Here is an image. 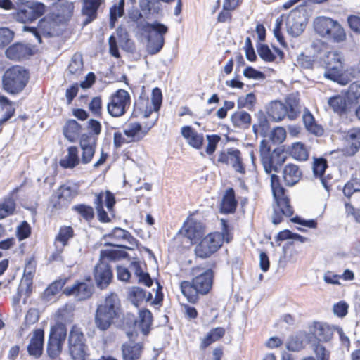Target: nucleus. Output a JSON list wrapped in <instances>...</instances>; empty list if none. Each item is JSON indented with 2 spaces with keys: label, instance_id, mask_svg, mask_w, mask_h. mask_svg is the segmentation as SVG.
I'll list each match as a JSON object with an SVG mask.
<instances>
[{
  "label": "nucleus",
  "instance_id": "f257e3e1",
  "mask_svg": "<svg viewBox=\"0 0 360 360\" xmlns=\"http://www.w3.org/2000/svg\"><path fill=\"white\" fill-rule=\"evenodd\" d=\"M122 314L121 302L118 295L115 292H110L97 306L95 324L99 330H106Z\"/></svg>",
  "mask_w": 360,
  "mask_h": 360
},
{
  "label": "nucleus",
  "instance_id": "f03ea898",
  "mask_svg": "<svg viewBox=\"0 0 360 360\" xmlns=\"http://www.w3.org/2000/svg\"><path fill=\"white\" fill-rule=\"evenodd\" d=\"M213 272L208 269L198 276H195L191 282L183 281L180 288L182 294L191 303L198 300V294L206 295L212 285Z\"/></svg>",
  "mask_w": 360,
  "mask_h": 360
},
{
  "label": "nucleus",
  "instance_id": "7ed1b4c3",
  "mask_svg": "<svg viewBox=\"0 0 360 360\" xmlns=\"http://www.w3.org/2000/svg\"><path fill=\"white\" fill-rule=\"evenodd\" d=\"M222 233L214 232L206 236L195 248V254L197 257L205 259L216 252L224 241L229 243L231 236L227 229V224L224 219H221Z\"/></svg>",
  "mask_w": 360,
  "mask_h": 360
},
{
  "label": "nucleus",
  "instance_id": "20e7f679",
  "mask_svg": "<svg viewBox=\"0 0 360 360\" xmlns=\"http://www.w3.org/2000/svg\"><path fill=\"white\" fill-rule=\"evenodd\" d=\"M271 186L276 202V207L274 208V214L271 217L272 222L274 224H278L283 220V216H292L293 210L290 205L288 198L285 195L284 188L280 184L279 177L276 174L271 175Z\"/></svg>",
  "mask_w": 360,
  "mask_h": 360
},
{
  "label": "nucleus",
  "instance_id": "39448f33",
  "mask_svg": "<svg viewBox=\"0 0 360 360\" xmlns=\"http://www.w3.org/2000/svg\"><path fill=\"white\" fill-rule=\"evenodd\" d=\"M119 257L120 254L112 249L101 251L100 261L94 268V280L98 288L105 289L111 283L113 274L107 262L115 260Z\"/></svg>",
  "mask_w": 360,
  "mask_h": 360
},
{
  "label": "nucleus",
  "instance_id": "423d86ee",
  "mask_svg": "<svg viewBox=\"0 0 360 360\" xmlns=\"http://www.w3.org/2000/svg\"><path fill=\"white\" fill-rule=\"evenodd\" d=\"M315 32L321 37L335 43H341L347 38L342 25L336 20L328 17H318L314 20Z\"/></svg>",
  "mask_w": 360,
  "mask_h": 360
},
{
  "label": "nucleus",
  "instance_id": "0eeeda50",
  "mask_svg": "<svg viewBox=\"0 0 360 360\" xmlns=\"http://www.w3.org/2000/svg\"><path fill=\"white\" fill-rule=\"evenodd\" d=\"M157 120L155 116L150 124L143 127L139 122H131L128 123L123 129V132L117 131L113 135V143L116 148H120L124 144L137 142L143 139L152 126Z\"/></svg>",
  "mask_w": 360,
  "mask_h": 360
},
{
  "label": "nucleus",
  "instance_id": "6e6552de",
  "mask_svg": "<svg viewBox=\"0 0 360 360\" xmlns=\"http://www.w3.org/2000/svg\"><path fill=\"white\" fill-rule=\"evenodd\" d=\"M259 155L264 169L267 174L277 172L278 168L286 160V155L281 149L276 148L271 151V146L266 139L262 140L259 143Z\"/></svg>",
  "mask_w": 360,
  "mask_h": 360
},
{
  "label": "nucleus",
  "instance_id": "1a4fd4ad",
  "mask_svg": "<svg viewBox=\"0 0 360 360\" xmlns=\"http://www.w3.org/2000/svg\"><path fill=\"white\" fill-rule=\"evenodd\" d=\"M300 112L299 102L295 96H289L283 103L281 101L271 102L267 109L269 117L278 122L283 120L286 115L289 119H295Z\"/></svg>",
  "mask_w": 360,
  "mask_h": 360
},
{
  "label": "nucleus",
  "instance_id": "9d476101",
  "mask_svg": "<svg viewBox=\"0 0 360 360\" xmlns=\"http://www.w3.org/2000/svg\"><path fill=\"white\" fill-rule=\"evenodd\" d=\"M28 81V73L20 66H13L8 69L3 76L4 89L11 94L22 91Z\"/></svg>",
  "mask_w": 360,
  "mask_h": 360
},
{
  "label": "nucleus",
  "instance_id": "9b49d317",
  "mask_svg": "<svg viewBox=\"0 0 360 360\" xmlns=\"http://www.w3.org/2000/svg\"><path fill=\"white\" fill-rule=\"evenodd\" d=\"M167 31V27L162 23L155 22L147 24L146 27V32L148 33L146 51L149 54L154 55L160 51L165 43L164 34Z\"/></svg>",
  "mask_w": 360,
  "mask_h": 360
},
{
  "label": "nucleus",
  "instance_id": "f8f14e48",
  "mask_svg": "<svg viewBox=\"0 0 360 360\" xmlns=\"http://www.w3.org/2000/svg\"><path fill=\"white\" fill-rule=\"evenodd\" d=\"M130 105L129 94L124 89H118L110 96L107 111L112 117H119L125 114Z\"/></svg>",
  "mask_w": 360,
  "mask_h": 360
},
{
  "label": "nucleus",
  "instance_id": "ddd939ff",
  "mask_svg": "<svg viewBox=\"0 0 360 360\" xmlns=\"http://www.w3.org/2000/svg\"><path fill=\"white\" fill-rule=\"evenodd\" d=\"M162 96L160 89L155 88L152 91L151 98L140 97L135 103V108L143 115L144 117H148L153 112H157L162 104Z\"/></svg>",
  "mask_w": 360,
  "mask_h": 360
},
{
  "label": "nucleus",
  "instance_id": "4468645a",
  "mask_svg": "<svg viewBox=\"0 0 360 360\" xmlns=\"http://www.w3.org/2000/svg\"><path fill=\"white\" fill-rule=\"evenodd\" d=\"M306 23L302 12L297 8L293 9L286 19L287 32L292 37H298L303 32Z\"/></svg>",
  "mask_w": 360,
  "mask_h": 360
},
{
  "label": "nucleus",
  "instance_id": "2eb2a0df",
  "mask_svg": "<svg viewBox=\"0 0 360 360\" xmlns=\"http://www.w3.org/2000/svg\"><path fill=\"white\" fill-rule=\"evenodd\" d=\"M217 162V163L231 165L236 172L240 174H245V172L241 153L238 149L230 148L227 152L219 153Z\"/></svg>",
  "mask_w": 360,
  "mask_h": 360
},
{
  "label": "nucleus",
  "instance_id": "dca6fc26",
  "mask_svg": "<svg viewBox=\"0 0 360 360\" xmlns=\"http://www.w3.org/2000/svg\"><path fill=\"white\" fill-rule=\"evenodd\" d=\"M94 290V285L89 281H76L72 285L66 287L63 293L73 296L77 301H83L91 297Z\"/></svg>",
  "mask_w": 360,
  "mask_h": 360
},
{
  "label": "nucleus",
  "instance_id": "f3484780",
  "mask_svg": "<svg viewBox=\"0 0 360 360\" xmlns=\"http://www.w3.org/2000/svg\"><path fill=\"white\" fill-rule=\"evenodd\" d=\"M105 203L106 207L109 211H111L115 203V200L113 194L107 191L104 193L101 192L96 194L94 204L96 210L98 212V219L102 222H108L110 221L107 213L103 210V204Z\"/></svg>",
  "mask_w": 360,
  "mask_h": 360
},
{
  "label": "nucleus",
  "instance_id": "a211bd4d",
  "mask_svg": "<svg viewBox=\"0 0 360 360\" xmlns=\"http://www.w3.org/2000/svg\"><path fill=\"white\" fill-rule=\"evenodd\" d=\"M56 11L52 15L50 26L53 24H63L68 20L72 15L74 5L71 2L61 1L56 4Z\"/></svg>",
  "mask_w": 360,
  "mask_h": 360
},
{
  "label": "nucleus",
  "instance_id": "6ab92c4d",
  "mask_svg": "<svg viewBox=\"0 0 360 360\" xmlns=\"http://www.w3.org/2000/svg\"><path fill=\"white\" fill-rule=\"evenodd\" d=\"M302 175L299 166L292 163L287 164L282 170V178L287 186H293L297 184Z\"/></svg>",
  "mask_w": 360,
  "mask_h": 360
},
{
  "label": "nucleus",
  "instance_id": "aec40b11",
  "mask_svg": "<svg viewBox=\"0 0 360 360\" xmlns=\"http://www.w3.org/2000/svg\"><path fill=\"white\" fill-rule=\"evenodd\" d=\"M182 136L187 143L195 149H200L204 142L203 134L198 133L190 126H184L181 129Z\"/></svg>",
  "mask_w": 360,
  "mask_h": 360
},
{
  "label": "nucleus",
  "instance_id": "412c9836",
  "mask_svg": "<svg viewBox=\"0 0 360 360\" xmlns=\"http://www.w3.org/2000/svg\"><path fill=\"white\" fill-rule=\"evenodd\" d=\"M80 147L82 150L81 161L83 164H88L95 153V139L91 136H82L80 140Z\"/></svg>",
  "mask_w": 360,
  "mask_h": 360
},
{
  "label": "nucleus",
  "instance_id": "4be33fe9",
  "mask_svg": "<svg viewBox=\"0 0 360 360\" xmlns=\"http://www.w3.org/2000/svg\"><path fill=\"white\" fill-rule=\"evenodd\" d=\"M44 335L43 330L38 329L34 331L33 335L30 339L27 350L30 355L35 357H39L43 351L44 345Z\"/></svg>",
  "mask_w": 360,
  "mask_h": 360
},
{
  "label": "nucleus",
  "instance_id": "5701e85b",
  "mask_svg": "<svg viewBox=\"0 0 360 360\" xmlns=\"http://www.w3.org/2000/svg\"><path fill=\"white\" fill-rule=\"evenodd\" d=\"M323 75L326 78L341 85H346L349 81L348 77L342 74V65L340 64H336L335 65H328Z\"/></svg>",
  "mask_w": 360,
  "mask_h": 360
},
{
  "label": "nucleus",
  "instance_id": "b1692460",
  "mask_svg": "<svg viewBox=\"0 0 360 360\" xmlns=\"http://www.w3.org/2000/svg\"><path fill=\"white\" fill-rule=\"evenodd\" d=\"M184 236L191 242L201 237L202 234V226L200 222L193 219H188L184 224L182 229Z\"/></svg>",
  "mask_w": 360,
  "mask_h": 360
},
{
  "label": "nucleus",
  "instance_id": "393cba45",
  "mask_svg": "<svg viewBox=\"0 0 360 360\" xmlns=\"http://www.w3.org/2000/svg\"><path fill=\"white\" fill-rule=\"evenodd\" d=\"M82 12L86 16L84 24L86 25L96 18L97 11L102 3V0H82Z\"/></svg>",
  "mask_w": 360,
  "mask_h": 360
},
{
  "label": "nucleus",
  "instance_id": "a878e982",
  "mask_svg": "<svg viewBox=\"0 0 360 360\" xmlns=\"http://www.w3.org/2000/svg\"><path fill=\"white\" fill-rule=\"evenodd\" d=\"M345 139L349 145L346 153L348 155H354L360 149V128L349 130Z\"/></svg>",
  "mask_w": 360,
  "mask_h": 360
},
{
  "label": "nucleus",
  "instance_id": "bb28decb",
  "mask_svg": "<svg viewBox=\"0 0 360 360\" xmlns=\"http://www.w3.org/2000/svg\"><path fill=\"white\" fill-rule=\"evenodd\" d=\"M237 207V200L233 188L227 189L223 195L220 204V210L223 213H233Z\"/></svg>",
  "mask_w": 360,
  "mask_h": 360
},
{
  "label": "nucleus",
  "instance_id": "cd10ccee",
  "mask_svg": "<svg viewBox=\"0 0 360 360\" xmlns=\"http://www.w3.org/2000/svg\"><path fill=\"white\" fill-rule=\"evenodd\" d=\"M122 350L124 360H136L140 357L142 346L139 343L129 341L122 345Z\"/></svg>",
  "mask_w": 360,
  "mask_h": 360
},
{
  "label": "nucleus",
  "instance_id": "c85d7f7f",
  "mask_svg": "<svg viewBox=\"0 0 360 360\" xmlns=\"http://www.w3.org/2000/svg\"><path fill=\"white\" fill-rule=\"evenodd\" d=\"M311 332L319 341H329L333 336L331 328L323 323H314L311 328Z\"/></svg>",
  "mask_w": 360,
  "mask_h": 360
},
{
  "label": "nucleus",
  "instance_id": "c756f323",
  "mask_svg": "<svg viewBox=\"0 0 360 360\" xmlns=\"http://www.w3.org/2000/svg\"><path fill=\"white\" fill-rule=\"evenodd\" d=\"M30 54V49L25 44L18 43L8 47L6 51V56L12 60H21Z\"/></svg>",
  "mask_w": 360,
  "mask_h": 360
},
{
  "label": "nucleus",
  "instance_id": "7c9ffc66",
  "mask_svg": "<svg viewBox=\"0 0 360 360\" xmlns=\"http://www.w3.org/2000/svg\"><path fill=\"white\" fill-rule=\"evenodd\" d=\"M151 298L152 294L150 292L146 295V292L139 287H131L129 290L128 299L136 307L143 302H148Z\"/></svg>",
  "mask_w": 360,
  "mask_h": 360
},
{
  "label": "nucleus",
  "instance_id": "2f4dec72",
  "mask_svg": "<svg viewBox=\"0 0 360 360\" xmlns=\"http://www.w3.org/2000/svg\"><path fill=\"white\" fill-rule=\"evenodd\" d=\"M68 153L60 159V165L65 169H73L79 163L78 150L75 146L68 148Z\"/></svg>",
  "mask_w": 360,
  "mask_h": 360
},
{
  "label": "nucleus",
  "instance_id": "473e14b6",
  "mask_svg": "<svg viewBox=\"0 0 360 360\" xmlns=\"http://www.w3.org/2000/svg\"><path fill=\"white\" fill-rule=\"evenodd\" d=\"M153 317L151 312L148 309L139 311V319L136 321V326L141 330L143 335H147L152 324Z\"/></svg>",
  "mask_w": 360,
  "mask_h": 360
},
{
  "label": "nucleus",
  "instance_id": "72a5a7b5",
  "mask_svg": "<svg viewBox=\"0 0 360 360\" xmlns=\"http://www.w3.org/2000/svg\"><path fill=\"white\" fill-rule=\"evenodd\" d=\"M36 261L34 258H29L25 263L24 274L21 281V286L29 287L32 282V277L35 273Z\"/></svg>",
  "mask_w": 360,
  "mask_h": 360
},
{
  "label": "nucleus",
  "instance_id": "f704fd0d",
  "mask_svg": "<svg viewBox=\"0 0 360 360\" xmlns=\"http://www.w3.org/2000/svg\"><path fill=\"white\" fill-rule=\"evenodd\" d=\"M63 133L68 141L74 142L80 133V126L77 121L69 120L64 127Z\"/></svg>",
  "mask_w": 360,
  "mask_h": 360
},
{
  "label": "nucleus",
  "instance_id": "c9c22d12",
  "mask_svg": "<svg viewBox=\"0 0 360 360\" xmlns=\"http://www.w3.org/2000/svg\"><path fill=\"white\" fill-rule=\"evenodd\" d=\"M225 334V329L221 327H217L211 330L205 337L202 340L200 347L206 348L212 343L221 339Z\"/></svg>",
  "mask_w": 360,
  "mask_h": 360
},
{
  "label": "nucleus",
  "instance_id": "e433bc0d",
  "mask_svg": "<svg viewBox=\"0 0 360 360\" xmlns=\"http://www.w3.org/2000/svg\"><path fill=\"white\" fill-rule=\"evenodd\" d=\"M309 335L306 333H300L299 335L291 338L287 343L288 350L297 352L304 347V341L309 340Z\"/></svg>",
  "mask_w": 360,
  "mask_h": 360
},
{
  "label": "nucleus",
  "instance_id": "4c0bfd02",
  "mask_svg": "<svg viewBox=\"0 0 360 360\" xmlns=\"http://www.w3.org/2000/svg\"><path fill=\"white\" fill-rule=\"evenodd\" d=\"M231 122L234 126L246 128L251 122L250 115L245 111H237L231 115Z\"/></svg>",
  "mask_w": 360,
  "mask_h": 360
},
{
  "label": "nucleus",
  "instance_id": "58836bf2",
  "mask_svg": "<svg viewBox=\"0 0 360 360\" xmlns=\"http://www.w3.org/2000/svg\"><path fill=\"white\" fill-rule=\"evenodd\" d=\"M258 54L265 61L272 62L276 59V55L282 58L283 53L278 49H274L273 53L267 45L262 44L258 49Z\"/></svg>",
  "mask_w": 360,
  "mask_h": 360
},
{
  "label": "nucleus",
  "instance_id": "ea45409f",
  "mask_svg": "<svg viewBox=\"0 0 360 360\" xmlns=\"http://www.w3.org/2000/svg\"><path fill=\"white\" fill-rule=\"evenodd\" d=\"M68 72L72 75L78 77L83 72L82 57L79 54H75L70 62L68 68Z\"/></svg>",
  "mask_w": 360,
  "mask_h": 360
},
{
  "label": "nucleus",
  "instance_id": "a19ab883",
  "mask_svg": "<svg viewBox=\"0 0 360 360\" xmlns=\"http://www.w3.org/2000/svg\"><path fill=\"white\" fill-rule=\"evenodd\" d=\"M74 231L71 226H63L60 228L58 235L55 238V243H60L63 246L68 245V240L73 238Z\"/></svg>",
  "mask_w": 360,
  "mask_h": 360
},
{
  "label": "nucleus",
  "instance_id": "79ce46f5",
  "mask_svg": "<svg viewBox=\"0 0 360 360\" xmlns=\"http://www.w3.org/2000/svg\"><path fill=\"white\" fill-rule=\"evenodd\" d=\"M329 107L335 112L342 114L346 109V101L342 96H335L330 97L328 101Z\"/></svg>",
  "mask_w": 360,
  "mask_h": 360
},
{
  "label": "nucleus",
  "instance_id": "37998d69",
  "mask_svg": "<svg viewBox=\"0 0 360 360\" xmlns=\"http://www.w3.org/2000/svg\"><path fill=\"white\" fill-rule=\"evenodd\" d=\"M290 155L293 158L301 161L307 160L309 156L306 147L299 142L292 144Z\"/></svg>",
  "mask_w": 360,
  "mask_h": 360
},
{
  "label": "nucleus",
  "instance_id": "c03bdc74",
  "mask_svg": "<svg viewBox=\"0 0 360 360\" xmlns=\"http://www.w3.org/2000/svg\"><path fill=\"white\" fill-rule=\"evenodd\" d=\"M327 167V162L323 158L315 159L313 165L314 175L319 177L323 186L327 189L325 181L322 179L325 170Z\"/></svg>",
  "mask_w": 360,
  "mask_h": 360
},
{
  "label": "nucleus",
  "instance_id": "a18cd8bd",
  "mask_svg": "<svg viewBox=\"0 0 360 360\" xmlns=\"http://www.w3.org/2000/svg\"><path fill=\"white\" fill-rule=\"evenodd\" d=\"M303 122L306 127V128L308 129V131H311V133L316 134V135H321L323 133V129L315 124L314 122V118L313 115L309 112H307L303 115Z\"/></svg>",
  "mask_w": 360,
  "mask_h": 360
},
{
  "label": "nucleus",
  "instance_id": "49530a36",
  "mask_svg": "<svg viewBox=\"0 0 360 360\" xmlns=\"http://www.w3.org/2000/svg\"><path fill=\"white\" fill-rule=\"evenodd\" d=\"M32 12L28 5L27 8L20 9L13 15L16 21L25 24L34 20Z\"/></svg>",
  "mask_w": 360,
  "mask_h": 360
},
{
  "label": "nucleus",
  "instance_id": "de8ad7c7",
  "mask_svg": "<svg viewBox=\"0 0 360 360\" xmlns=\"http://www.w3.org/2000/svg\"><path fill=\"white\" fill-rule=\"evenodd\" d=\"M87 346L86 344L69 347V353L72 360H86L87 356Z\"/></svg>",
  "mask_w": 360,
  "mask_h": 360
},
{
  "label": "nucleus",
  "instance_id": "09e8293b",
  "mask_svg": "<svg viewBox=\"0 0 360 360\" xmlns=\"http://www.w3.org/2000/svg\"><path fill=\"white\" fill-rule=\"evenodd\" d=\"M124 0H119L115 3L110 10V27H115V23L117 19L122 16L124 13Z\"/></svg>",
  "mask_w": 360,
  "mask_h": 360
},
{
  "label": "nucleus",
  "instance_id": "8fccbe9b",
  "mask_svg": "<svg viewBox=\"0 0 360 360\" xmlns=\"http://www.w3.org/2000/svg\"><path fill=\"white\" fill-rule=\"evenodd\" d=\"M266 137L268 138V141H271L273 143L280 144L285 139L286 131L284 128L278 127L271 131Z\"/></svg>",
  "mask_w": 360,
  "mask_h": 360
},
{
  "label": "nucleus",
  "instance_id": "3c124183",
  "mask_svg": "<svg viewBox=\"0 0 360 360\" xmlns=\"http://www.w3.org/2000/svg\"><path fill=\"white\" fill-rule=\"evenodd\" d=\"M63 342L58 340L57 339L49 338L47 345V353L51 358L58 356L62 350Z\"/></svg>",
  "mask_w": 360,
  "mask_h": 360
},
{
  "label": "nucleus",
  "instance_id": "603ef678",
  "mask_svg": "<svg viewBox=\"0 0 360 360\" xmlns=\"http://www.w3.org/2000/svg\"><path fill=\"white\" fill-rule=\"evenodd\" d=\"M85 339L79 328L73 327L70 333L68 347L85 344Z\"/></svg>",
  "mask_w": 360,
  "mask_h": 360
},
{
  "label": "nucleus",
  "instance_id": "864d4df0",
  "mask_svg": "<svg viewBox=\"0 0 360 360\" xmlns=\"http://www.w3.org/2000/svg\"><path fill=\"white\" fill-rule=\"evenodd\" d=\"M74 310L75 306L72 304H65L57 311L58 319L65 322L70 321Z\"/></svg>",
  "mask_w": 360,
  "mask_h": 360
},
{
  "label": "nucleus",
  "instance_id": "5fc2aeb1",
  "mask_svg": "<svg viewBox=\"0 0 360 360\" xmlns=\"http://www.w3.org/2000/svg\"><path fill=\"white\" fill-rule=\"evenodd\" d=\"M131 267L133 270L135 271V274L139 278V283H143L148 287L152 285L153 281L148 273H144L142 271L139 266L136 263H133L131 265Z\"/></svg>",
  "mask_w": 360,
  "mask_h": 360
},
{
  "label": "nucleus",
  "instance_id": "6e6d98bb",
  "mask_svg": "<svg viewBox=\"0 0 360 360\" xmlns=\"http://www.w3.org/2000/svg\"><path fill=\"white\" fill-rule=\"evenodd\" d=\"M0 103L2 104L3 110L5 111L4 117L0 120V123L2 124L13 115L15 108L6 97H1Z\"/></svg>",
  "mask_w": 360,
  "mask_h": 360
},
{
  "label": "nucleus",
  "instance_id": "4d7b16f0",
  "mask_svg": "<svg viewBox=\"0 0 360 360\" xmlns=\"http://www.w3.org/2000/svg\"><path fill=\"white\" fill-rule=\"evenodd\" d=\"M140 7L144 14L156 13L160 10L155 0H140Z\"/></svg>",
  "mask_w": 360,
  "mask_h": 360
},
{
  "label": "nucleus",
  "instance_id": "13d9d810",
  "mask_svg": "<svg viewBox=\"0 0 360 360\" xmlns=\"http://www.w3.org/2000/svg\"><path fill=\"white\" fill-rule=\"evenodd\" d=\"M15 204L12 199L5 200L0 203V219L12 214L15 210Z\"/></svg>",
  "mask_w": 360,
  "mask_h": 360
},
{
  "label": "nucleus",
  "instance_id": "bf43d9fd",
  "mask_svg": "<svg viewBox=\"0 0 360 360\" xmlns=\"http://www.w3.org/2000/svg\"><path fill=\"white\" fill-rule=\"evenodd\" d=\"M67 335V329L62 323H58L52 327L50 334L51 338H56L58 340L64 342Z\"/></svg>",
  "mask_w": 360,
  "mask_h": 360
},
{
  "label": "nucleus",
  "instance_id": "052dcab7",
  "mask_svg": "<svg viewBox=\"0 0 360 360\" xmlns=\"http://www.w3.org/2000/svg\"><path fill=\"white\" fill-rule=\"evenodd\" d=\"M252 129L256 134H260L264 137L266 136V133L268 129V121L263 115H260L258 117V122L257 124H253Z\"/></svg>",
  "mask_w": 360,
  "mask_h": 360
},
{
  "label": "nucleus",
  "instance_id": "680f3d73",
  "mask_svg": "<svg viewBox=\"0 0 360 360\" xmlns=\"http://www.w3.org/2000/svg\"><path fill=\"white\" fill-rule=\"evenodd\" d=\"M77 211L85 220L90 221L94 218V210L91 206L85 205H79L73 208Z\"/></svg>",
  "mask_w": 360,
  "mask_h": 360
},
{
  "label": "nucleus",
  "instance_id": "e2e57ef3",
  "mask_svg": "<svg viewBox=\"0 0 360 360\" xmlns=\"http://www.w3.org/2000/svg\"><path fill=\"white\" fill-rule=\"evenodd\" d=\"M347 97L349 99L360 101V81L354 82L349 85L347 90Z\"/></svg>",
  "mask_w": 360,
  "mask_h": 360
},
{
  "label": "nucleus",
  "instance_id": "0e129e2a",
  "mask_svg": "<svg viewBox=\"0 0 360 360\" xmlns=\"http://www.w3.org/2000/svg\"><path fill=\"white\" fill-rule=\"evenodd\" d=\"M221 138L218 135H207V140L208 141L207 146L206 147V153L208 155H212L216 150L217 145L220 141Z\"/></svg>",
  "mask_w": 360,
  "mask_h": 360
},
{
  "label": "nucleus",
  "instance_id": "69168bd1",
  "mask_svg": "<svg viewBox=\"0 0 360 360\" xmlns=\"http://www.w3.org/2000/svg\"><path fill=\"white\" fill-rule=\"evenodd\" d=\"M255 101V96L252 93L248 94L245 96H240L238 99L239 108H250Z\"/></svg>",
  "mask_w": 360,
  "mask_h": 360
},
{
  "label": "nucleus",
  "instance_id": "338daca9",
  "mask_svg": "<svg viewBox=\"0 0 360 360\" xmlns=\"http://www.w3.org/2000/svg\"><path fill=\"white\" fill-rule=\"evenodd\" d=\"M77 194L75 188L70 186H63L60 188V197L65 198L66 200L72 199Z\"/></svg>",
  "mask_w": 360,
  "mask_h": 360
},
{
  "label": "nucleus",
  "instance_id": "774afa93",
  "mask_svg": "<svg viewBox=\"0 0 360 360\" xmlns=\"http://www.w3.org/2000/svg\"><path fill=\"white\" fill-rule=\"evenodd\" d=\"M313 349L318 360H329V353L323 345H314Z\"/></svg>",
  "mask_w": 360,
  "mask_h": 360
}]
</instances>
